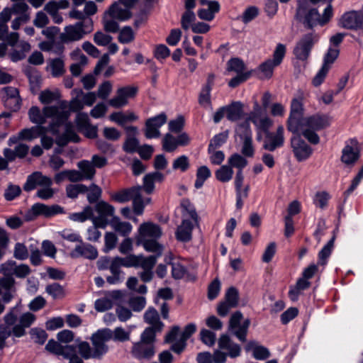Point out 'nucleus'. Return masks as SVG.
<instances>
[{"mask_svg":"<svg viewBox=\"0 0 363 363\" xmlns=\"http://www.w3.org/2000/svg\"><path fill=\"white\" fill-rule=\"evenodd\" d=\"M74 93H78L82 98V103L84 106H91L96 100V94L95 92L91 91L84 93L81 89H74Z\"/></svg>","mask_w":363,"mask_h":363,"instance_id":"obj_59","label":"nucleus"},{"mask_svg":"<svg viewBox=\"0 0 363 363\" xmlns=\"http://www.w3.org/2000/svg\"><path fill=\"white\" fill-rule=\"evenodd\" d=\"M330 123L331 118L328 116L316 114L302 120L300 132L311 143L318 144L320 139L315 131L327 128Z\"/></svg>","mask_w":363,"mask_h":363,"instance_id":"obj_5","label":"nucleus"},{"mask_svg":"<svg viewBox=\"0 0 363 363\" xmlns=\"http://www.w3.org/2000/svg\"><path fill=\"white\" fill-rule=\"evenodd\" d=\"M13 257L18 260H25L29 257L27 247L21 242L16 243L13 248Z\"/></svg>","mask_w":363,"mask_h":363,"instance_id":"obj_62","label":"nucleus"},{"mask_svg":"<svg viewBox=\"0 0 363 363\" xmlns=\"http://www.w3.org/2000/svg\"><path fill=\"white\" fill-rule=\"evenodd\" d=\"M69 218L75 222L82 223L86 220L93 222V208L91 206H86L81 212L70 213Z\"/></svg>","mask_w":363,"mask_h":363,"instance_id":"obj_44","label":"nucleus"},{"mask_svg":"<svg viewBox=\"0 0 363 363\" xmlns=\"http://www.w3.org/2000/svg\"><path fill=\"white\" fill-rule=\"evenodd\" d=\"M95 210L98 213V216L93 214V224L99 226L101 228H105L108 225V217L113 216L115 208L107 202L101 201L95 206Z\"/></svg>","mask_w":363,"mask_h":363,"instance_id":"obj_14","label":"nucleus"},{"mask_svg":"<svg viewBox=\"0 0 363 363\" xmlns=\"http://www.w3.org/2000/svg\"><path fill=\"white\" fill-rule=\"evenodd\" d=\"M28 114L30 121L38 125L45 124L47 118H50L51 121L45 128L56 137L58 145H65L69 141H79L73 123L68 121L69 111L66 100L60 101L54 106H46L42 110L38 106H32Z\"/></svg>","mask_w":363,"mask_h":363,"instance_id":"obj_1","label":"nucleus"},{"mask_svg":"<svg viewBox=\"0 0 363 363\" xmlns=\"http://www.w3.org/2000/svg\"><path fill=\"white\" fill-rule=\"evenodd\" d=\"M238 291L234 288L228 289L225 295V301L220 302L217 307V313L220 316H225L230 310L238 306Z\"/></svg>","mask_w":363,"mask_h":363,"instance_id":"obj_16","label":"nucleus"},{"mask_svg":"<svg viewBox=\"0 0 363 363\" xmlns=\"http://www.w3.org/2000/svg\"><path fill=\"white\" fill-rule=\"evenodd\" d=\"M284 129L282 125L277 127L276 132L267 131L265 133V140L263 147L269 151H274L277 148L281 147L284 143Z\"/></svg>","mask_w":363,"mask_h":363,"instance_id":"obj_15","label":"nucleus"},{"mask_svg":"<svg viewBox=\"0 0 363 363\" xmlns=\"http://www.w3.org/2000/svg\"><path fill=\"white\" fill-rule=\"evenodd\" d=\"M63 213L64 209L60 206H47L43 203H35L26 213L25 217L26 220H32L40 215L45 217H50Z\"/></svg>","mask_w":363,"mask_h":363,"instance_id":"obj_12","label":"nucleus"},{"mask_svg":"<svg viewBox=\"0 0 363 363\" xmlns=\"http://www.w3.org/2000/svg\"><path fill=\"white\" fill-rule=\"evenodd\" d=\"M61 98V94L59 90L55 89L51 91L50 89H45L42 91L39 94V101L43 104H50L55 101H59Z\"/></svg>","mask_w":363,"mask_h":363,"instance_id":"obj_42","label":"nucleus"},{"mask_svg":"<svg viewBox=\"0 0 363 363\" xmlns=\"http://www.w3.org/2000/svg\"><path fill=\"white\" fill-rule=\"evenodd\" d=\"M286 52V45L282 43H278L273 52V59L272 61L278 66L281 63Z\"/></svg>","mask_w":363,"mask_h":363,"instance_id":"obj_61","label":"nucleus"},{"mask_svg":"<svg viewBox=\"0 0 363 363\" xmlns=\"http://www.w3.org/2000/svg\"><path fill=\"white\" fill-rule=\"evenodd\" d=\"M87 187L81 184H70L66 188L67 195L69 198H76L80 193L86 192Z\"/></svg>","mask_w":363,"mask_h":363,"instance_id":"obj_64","label":"nucleus"},{"mask_svg":"<svg viewBox=\"0 0 363 363\" xmlns=\"http://www.w3.org/2000/svg\"><path fill=\"white\" fill-rule=\"evenodd\" d=\"M277 66V65L274 64V62H272L271 59L262 63L259 67L261 77L266 79L270 78L273 74L274 67Z\"/></svg>","mask_w":363,"mask_h":363,"instance_id":"obj_55","label":"nucleus"},{"mask_svg":"<svg viewBox=\"0 0 363 363\" xmlns=\"http://www.w3.org/2000/svg\"><path fill=\"white\" fill-rule=\"evenodd\" d=\"M211 176V170L206 166L200 167L196 172V179L194 186L200 189L203 185L205 181Z\"/></svg>","mask_w":363,"mask_h":363,"instance_id":"obj_51","label":"nucleus"},{"mask_svg":"<svg viewBox=\"0 0 363 363\" xmlns=\"http://www.w3.org/2000/svg\"><path fill=\"white\" fill-rule=\"evenodd\" d=\"M119 291H113L108 296L99 298L95 301L94 307L95 309L99 312L106 311L113 306V302L111 298H117L120 296Z\"/></svg>","mask_w":363,"mask_h":363,"instance_id":"obj_34","label":"nucleus"},{"mask_svg":"<svg viewBox=\"0 0 363 363\" xmlns=\"http://www.w3.org/2000/svg\"><path fill=\"white\" fill-rule=\"evenodd\" d=\"M18 306L11 308L4 316V325H0V350L6 347V340L13 335L21 337L26 334V328H30L35 321V315L30 312L22 313L17 318Z\"/></svg>","mask_w":363,"mask_h":363,"instance_id":"obj_2","label":"nucleus"},{"mask_svg":"<svg viewBox=\"0 0 363 363\" xmlns=\"http://www.w3.org/2000/svg\"><path fill=\"white\" fill-rule=\"evenodd\" d=\"M303 96L293 99L291 104L290 115L287 121V129L292 133L300 132V125L302 120L303 106L302 103Z\"/></svg>","mask_w":363,"mask_h":363,"instance_id":"obj_9","label":"nucleus"},{"mask_svg":"<svg viewBox=\"0 0 363 363\" xmlns=\"http://www.w3.org/2000/svg\"><path fill=\"white\" fill-rule=\"evenodd\" d=\"M92 30V20L79 21L75 24L66 26L64 29V32L60 35V39L63 43L78 41Z\"/></svg>","mask_w":363,"mask_h":363,"instance_id":"obj_8","label":"nucleus"},{"mask_svg":"<svg viewBox=\"0 0 363 363\" xmlns=\"http://www.w3.org/2000/svg\"><path fill=\"white\" fill-rule=\"evenodd\" d=\"M138 118V116L130 111H127L126 112H113L109 116V120L121 126H124L127 123L137 121Z\"/></svg>","mask_w":363,"mask_h":363,"instance_id":"obj_30","label":"nucleus"},{"mask_svg":"<svg viewBox=\"0 0 363 363\" xmlns=\"http://www.w3.org/2000/svg\"><path fill=\"white\" fill-rule=\"evenodd\" d=\"M194 224L189 218H182V223L177 227L175 233L176 238L184 242L190 241L192 238V230Z\"/></svg>","mask_w":363,"mask_h":363,"instance_id":"obj_26","label":"nucleus"},{"mask_svg":"<svg viewBox=\"0 0 363 363\" xmlns=\"http://www.w3.org/2000/svg\"><path fill=\"white\" fill-rule=\"evenodd\" d=\"M12 16V11L10 9H4L0 12V37L3 39L5 38L9 31V27L6 25L7 22L10 21Z\"/></svg>","mask_w":363,"mask_h":363,"instance_id":"obj_45","label":"nucleus"},{"mask_svg":"<svg viewBox=\"0 0 363 363\" xmlns=\"http://www.w3.org/2000/svg\"><path fill=\"white\" fill-rule=\"evenodd\" d=\"M116 20V18L110 17L109 14L105 12L103 17L104 29L110 33H116L118 30L119 25Z\"/></svg>","mask_w":363,"mask_h":363,"instance_id":"obj_58","label":"nucleus"},{"mask_svg":"<svg viewBox=\"0 0 363 363\" xmlns=\"http://www.w3.org/2000/svg\"><path fill=\"white\" fill-rule=\"evenodd\" d=\"M0 96L5 106L12 111L20 108L19 94L16 88L13 86L4 87L0 91Z\"/></svg>","mask_w":363,"mask_h":363,"instance_id":"obj_19","label":"nucleus"},{"mask_svg":"<svg viewBox=\"0 0 363 363\" xmlns=\"http://www.w3.org/2000/svg\"><path fill=\"white\" fill-rule=\"evenodd\" d=\"M47 69L50 70L52 76L58 77L65 72L64 61L61 58H55L49 61Z\"/></svg>","mask_w":363,"mask_h":363,"instance_id":"obj_43","label":"nucleus"},{"mask_svg":"<svg viewBox=\"0 0 363 363\" xmlns=\"http://www.w3.org/2000/svg\"><path fill=\"white\" fill-rule=\"evenodd\" d=\"M228 138V131L220 133L215 135L211 140L208 146V151L211 152L212 150H215L216 148L220 147L224 144Z\"/></svg>","mask_w":363,"mask_h":363,"instance_id":"obj_56","label":"nucleus"},{"mask_svg":"<svg viewBox=\"0 0 363 363\" xmlns=\"http://www.w3.org/2000/svg\"><path fill=\"white\" fill-rule=\"evenodd\" d=\"M138 89L133 86H126L118 88L115 95L108 101V104L114 108H120L128 104L129 99L134 98L137 94Z\"/></svg>","mask_w":363,"mask_h":363,"instance_id":"obj_11","label":"nucleus"},{"mask_svg":"<svg viewBox=\"0 0 363 363\" xmlns=\"http://www.w3.org/2000/svg\"><path fill=\"white\" fill-rule=\"evenodd\" d=\"M250 324L249 319L243 320L240 311L233 313L229 320L228 330L241 342L246 341V335Z\"/></svg>","mask_w":363,"mask_h":363,"instance_id":"obj_10","label":"nucleus"},{"mask_svg":"<svg viewBox=\"0 0 363 363\" xmlns=\"http://www.w3.org/2000/svg\"><path fill=\"white\" fill-rule=\"evenodd\" d=\"M218 344L219 349L226 350L227 354L231 358L240 356L241 352L240 347L233 342L228 335H221L218 338Z\"/></svg>","mask_w":363,"mask_h":363,"instance_id":"obj_25","label":"nucleus"},{"mask_svg":"<svg viewBox=\"0 0 363 363\" xmlns=\"http://www.w3.org/2000/svg\"><path fill=\"white\" fill-rule=\"evenodd\" d=\"M248 121L255 125L258 133H267L273 125V121L264 113L248 118Z\"/></svg>","mask_w":363,"mask_h":363,"instance_id":"obj_31","label":"nucleus"},{"mask_svg":"<svg viewBox=\"0 0 363 363\" xmlns=\"http://www.w3.org/2000/svg\"><path fill=\"white\" fill-rule=\"evenodd\" d=\"M109 224L115 231L122 235L130 234L133 229L130 223L121 221L118 217H113Z\"/></svg>","mask_w":363,"mask_h":363,"instance_id":"obj_38","label":"nucleus"},{"mask_svg":"<svg viewBox=\"0 0 363 363\" xmlns=\"http://www.w3.org/2000/svg\"><path fill=\"white\" fill-rule=\"evenodd\" d=\"M333 16L331 4L328 5L322 15L316 9H308L306 0H298L296 18L308 28H313L317 25L324 26L328 23Z\"/></svg>","mask_w":363,"mask_h":363,"instance_id":"obj_3","label":"nucleus"},{"mask_svg":"<svg viewBox=\"0 0 363 363\" xmlns=\"http://www.w3.org/2000/svg\"><path fill=\"white\" fill-rule=\"evenodd\" d=\"M52 180L50 177L43 175L40 172H35L27 178L26 182L23 186V189L30 191L36 186L44 187L45 186H52Z\"/></svg>","mask_w":363,"mask_h":363,"instance_id":"obj_21","label":"nucleus"},{"mask_svg":"<svg viewBox=\"0 0 363 363\" xmlns=\"http://www.w3.org/2000/svg\"><path fill=\"white\" fill-rule=\"evenodd\" d=\"M135 39V32L130 26H124L120 31L118 40L122 44L133 42Z\"/></svg>","mask_w":363,"mask_h":363,"instance_id":"obj_54","label":"nucleus"},{"mask_svg":"<svg viewBox=\"0 0 363 363\" xmlns=\"http://www.w3.org/2000/svg\"><path fill=\"white\" fill-rule=\"evenodd\" d=\"M335 236H333L328 243L322 248L318 253V263L321 265H325L327 263V259L331 255L334 247Z\"/></svg>","mask_w":363,"mask_h":363,"instance_id":"obj_48","label":"nucleus"},{"mask_svg":"<svg viewBox=\"0 0 363 363\" xmlns=\"http://www.w3.org/2000/svg\"><path fill=\"white\" fill-rule=\"evenodd\" d=\"M167 121V116L164 113L150 118L145 123V136L147 138H157L160 135V128Z\"/></svg>","mask_w":363,"mask_h":363,"instance_id":"obj_17","label":"nucleus"},{"mask_svg":"<svg viewBox=\"0 0 363 363\" xmlns=\"http://www.w3.org/2000/svg\"><path fill=\"white\" fill-rule=\"evenodd\" d=\"M228 70L234 72L237 74H250V72H244L245 65L244 62L238 58H233L228 62Z\"/></svg>","mask_w":363,"mask_h":363,"instance_id":"obj_52","label":"nucleus"},{"mask_svg":"<svg viewBox=\"0 0 363 363\" xmlns=\"http://www.w3.org/2000/svg\"><path fill=\"white\" fill-rule=\"evenodd\" d=\"M70 255L73 258L84 257L92 260L97 258L98 251L95 247L82 241L71 252Z\"/></svg>","mask_w":363,"mask_h":363,"instance_id":"obj_23","label":"nucleus"},{"mask_svg":"<svg viewBox=\"0 0 363 363\" xmlns=\"http://www.w3.org/2000/svg\"><path fill=\"white\" fill-rule=\"evenodd\" d=\"M138 233V242L142 244L144 249L147 252L161 255L163 247L157 241L162 235L160 227L150 222L144 223L139 227Z\"/></svg>","mask_w":363,"mask_h":363,"instance_id":"obj_4","label":"nucleus"},{"mask_svg":"<svg viewBox=\"0 0 363 363\" xmlns=\"http://www.w3.org/2000/svg\"><path fill=\"white\" fill-rule=\"evenodd\" d=\"M137 259L136 255H130L125 257H116L111 259V264L113 270H116V268L121 269V267H135V262Z\"/></svg>","mask_w":363,"mask_h":363,"instance_id":"obj_37","label":"nucleus"},{"mask_svg":"<svg viewBox=\"0 0 363 363\" xmlns=\"http://www.w3.org/2000/svg\"><path fill=\"white\" fill-rule=\"evenodd\" d=\"M338 26L350 30L362 28L359 11H351L345 13L339 19Z\"/></svg>","mask_w":363,"mask_h":363,"instance_id":"obj_22","label":"nucleus"},{"mask_svg":"<svg viewBox=\"0 0 363 363\" xmlns=\"http://www.w3.org/2000/svg\"><path fill=\"white\" fill-rule=\"evenodd\" d=\"M109 16L119 21H125L131 17V12L118 2H114L106 11Z\"/></svg>","mask_w":363,"mask_h":363,"instance_id":"obj_28","label":"nucleus"},{"mask_svg":"<svg viewBox=\"0 0 363 363\" xmlns=\"http://www.w3.org/2000/svg\"><path fill=\"white\" fill-rule=\"evenodd\" d=\"M142 188L140 186L121 190L111 194V199L118 203H125L133 200V211L137 215H141L145 206L150 203V197L143 199L141 195Z\"/></svg>","mask_w":363,"mask_h":363,"instance_id":"obj_7","label":"nucleus"},{"mask_svg":"<svg viewBox=\"0 0 363 363\" xmlns=\"http://www.w3.org/2000/svg\"><path fill=\"white\" fill-rule=\"evenodd\" d=\"M132 353L133 356L139 359H150L155 354L153 344L140 340L133 345Z\"/></svg>","mask_w":363,"mask_h":363,"instance_id":"obj_27","label":"nucleus"},{"mask_svg":"<svg viewBox=\"0 0 363 363\" xmlns=\"http://www.w3.org/2000/svg\"><path fill=\"white\" fill-rule=\"evenodd\" d=\"M299 133H294V136L291 138V143L296 157L298 161H303L311 156L312 149L301 138Z\"/></svg>","mask_w":363,"mask_h":363,"instance_id":"obj_18","label":"nucleus"},{"mask_svg":"<svg viewBox=\"0 0 363 363\" xmlns=\"http://www.w3.org/2000/svg\"><path fill=\"white\" fill-rule=\"evenodd\" d=\"M200 337L202 342L209 347L213 346L216 340V333L207 329L201 330Z\"/></svg>","mask_w":363,"mask_h":363,"instance_id":"obj_60","label":"nucleus"},{"mask_svg":"<svg viewBox=\"0 0 363 363\" xmlns=\"http://www.w3.org/2000/svg\"><path fill=\"white\" fill-rule=\"evenodd\" d=\"M108 332L95 333L91 336V341L94 349L91 350L90 345L86 342H82L74 346L76 352H79L81 356L86 359L99 358L108 351V347L104 344L101 338L107 339L110 336Z\"/></svg>","mask_w":363,"mask_h":363,"instance_id":"obj_6","label":"nucleus"},{"mask_svg":"<svg viewBox=\"0 0 363 363\" xmlns=\"http://www.w3.org/2000/svg\"><path fill=\"white\" fill-rule=\"evenodd\" d=\"M145 321L157 330H162L164 324L160 320L157 311L154 308H149L144 314Z\"/></svg>","mask_w":363,"mask_h":363,"instance_id":"obj_36","label":"nucleus"},{"mask_svg":"<svg viewBox=\"0 0 363 363\" xmlns=\"http://www.w3.org/2000/svg\"><path fill=\"white\" fill-rule=\"evenodd\" d=\"M72 345H66L62 346L57 341L54 340H50L48 341V344L45 346V349L56 355H61L63 357L68 352V348H70Z\"/></svg>","mask_w":363,"mask_h":363,"instance_id":"obj_46","label":"nucleus"},{"mask_svg":"<svg viewBox=\"0 0 363 363\" xmlns=\"http://www.w3.org/2000/svg\"><path fill=\"white\" fill-rule=\"evenodd\" d=\"M48 132V131L45 127L42 125H36L31 127L30 128H25L22 130L18 134V138L20 140H31L42 135L45 134Z\"/></svg>","mask_w":363,"mask_h":363,"instance_id":"obj_32","label":"nucleus"},{"mask_svg":"<svg viewBox=\"0 0 363 363\" xmlns=\"http://www.w3.org/2000/svg\"><path fill=\"white\" fill-rule=\"evenodd\" d=\"M105 331L108 332L109 333L108 336H110V337L107 339L101 338L104 344H105L106 342H108L111 340H113L114 341H118V342H125V341L129 340V339H130V332L126 331L121 327L116 328L113 331H112L109 328H104L102 330H99L98 333H101V332H105Z\"/></svg>","mask_w":363,"mask_h":363,"instance_id":"obj_29","label":"nucleus"},{"mask_svg":"<svg viewBox=\"0 0 363 363\" xmlns=\"http://www.w3.org/2000/svg\"><path fill=\"white\" fill-rule=\"evenodd\" d=\"M84 179H91L95 175L96 170L92 163L88 160H82L77 163Z\"/></svg>","mask_w":363,"mask_h":363,"instance_id":"obj_47","label":"nucleus"},{"mask_svg":"<svg viewBox=\"0 0 363 363\" xmlns=\"http://www.w3.org/2000/svg\"><path fill=\"white\" fill-rule=\"evenodd\" d=\"M226 117L229 121L239 120L243 113V105L240 101H235L229 106H225Z\"/></svg>","mask_w":363,"mask_h":363,"instance_id":"obj_35","label":"nucleus"},{"mask_svg":"<svg viewBox=\"0 0 363 363\" xmlns=\"http://www.w3.org/2000/svg\"><path fill=\"white\" fill-rule=\"evenodd\" d=\"M315 41V36L312 33L304 35L294 48L293 52L295 57L299 60H306Z\"/></svg>","mask_w":363,"mask_h":363,"instance_id":"obj_13","label":"nucleus"},{"mask_svg":"<svg viewBox=\"0 0 363 363\" xmlns=\"http://www.w3.org/2000/svg\"><path fill=\"white\" fill-rule=\"evenodd\" d=\"M213 82V76L208 77L206 84L203 87L199 98V104L203 106H208L211 104V91Z\"/></svg>","mask_w":363,"mask_h":363,"instance_id":"obj_39","label":"nucleus"},{"mask_svg":"<svg viewBox=\"0 0 363 363\" xmlns=\"http://www.w3.org/2000/svg\"><path fill=\"white\" fill-rule=\"evenodd\" d=\"M156 254V255H150L148 257L136 255L138 259L135 262V267H141L143 270H152L156 264L157 259L160 256L157 253Z\"/></svg>","mask_w":363,"mask_h":363,"instance_id":"obj_40","label":"nucleus"},{"mask_svg":"<svg viewBox=\"0 0 363 363\" xmlns=\"http://www.w3.org/2000/svg\"><path fill=\"white\" fill-rule=\"evenodd\" d=\"M201 4L206 5L207 9H200L197 12L199 18L206 21H211L215 18L216 13L220 9V4L217 1L201 0Z\"/></svg>","mask_w":363,"mask_h":363,"instance_id":"obj_24","label":"nucleus"},{"mask_svg":"<svg viewBox=\"0 0 363 363\" xmlns=\"http://www.w3.org/2000/svg\"><path fill=\"white\" fill-rule=\"evenodd\" d=\"M72 94L74 96L69 101H66L67 107L69 111V117L70 116L72 111H80L84 107L79 94H78V93H74L73 91H72Z\"/></svg>","mask_w":363,"mask_h":363,"instance_id":"obj_50","label":"nucleus"},{"mask_svg":"<svg viewBox=\"0 0 363 363\" xmlns=\"http://www.w3.org/2000/svg\"><path fill=\"white\" fill-rule=\"evenodd\" d=\"M164 179V175L159 172H155L148 174H146L143 178V189L147 194L153 192L155 189V183L157 182H162Z\"/></svg>","mask_w":363,"mask_h":363,"instance_id":"obj_33","label":"nucleus"},{"mask_svg":"<svg viewBox=\"0 0 363 363\" xmlns=\"http://www.w3.org/2000/svg\"><path fill=\"white\" fill-rule=\"evenodd\" d=\"M248 348L252 350L253 357L258 360L266 359L270 355L269 350L263 346L256 345L254 343H250Z\"/></svg>","mask_w":363,"mask_h":363,"instance_id":"obj_53","label":"nucleus"},{"mask_svg":"<svg viewBox=\"0 0 363 363\" xmlns=\"http://www.w3.org/2000/svg\"><path fill=\"white\" fill-rule=\"evenodd\" d=\"M233 170L228 165H222L215 172L216 178L221 182H228L232 179Z\"/></svg>","mask_w":363,"mask_h":363,"instance_id":"obj_49","label":"nucleus"},{"mask_svg":"<svg viewBox=\"0 0 363 363\" xmlns=\"http://www.w3.org/2000/svg\"><path fill=\"white\" fill-rule=\"evenodd\" d=\"M181 207L182 208V216L183 218H191V220L196 224L198 225L199 217L196 213V209L194 206L188 200H182L181 203Z\"/></svg>","mask_w":363,"mask_h":363,"instance_id":"obj_41","label":"nucleus"},{"mask_svg":"<svg viewBox=\"0 0 363 363\" xmlns=\"http://www.w3.org/2000/svg\"><path fill=\"white\" fill-rule=\"evenodd\" d=\"M196 15L194 11H185L181 18V25L184 30H188L192 28L195 23Z\"/></svg>","mask_w":363,"mask_h":363,"instance_id":"obj_63","label":"nucleus"},{"mask_svg":"<svg viewBox=\"0 0 363 363\" xmlns=\"http://www.w3.org/2000/svg\"><path fill=\"white\" fill-rule=\"evenodd\" d=\"M359 157L357 142L355 140L347 141L342 150L341 161L348 167L353 166Z\"/></svg>","mask_w":363,"mask_h":363,"instance_id":"obj_20","label":"nucleus"},{"mask_svg":"<svg viewBox=\"0 0 363 363\" xmlns=\"http://www.w3.org/2000/svg\"><path fill=\"white\" fill-rule=\"evenodd\" d=\"M130 307L136 312L141 311L146 305V299L144 296H133L129 298Z\"/></svg>","mask_w":363,"mask_h":363,"instance_id":"obj_57","label":"nucleus"}]
</instances>
